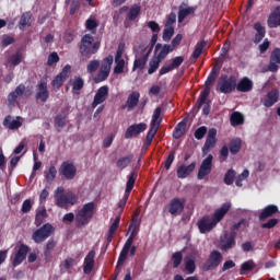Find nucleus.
Here are the masks:
<instances>
[{
    "label": "nucleus",
    "mask_w": 280,
    "mask_h": 280,
    "mask_svg": "<svg viewBox=\"0 0 280 280\" xmlns=\"http://www.w3.org/2000/svg\"><path fill=\"white\" fill-rule=\"evenodd\" d=\"M113 60L114 59L112 55L103 59L101 69L94 78L95 84H100V82H105V80H108V77L110 75V69L113 67Z\"/></svg>",
    "instance_id": "8"
},
{
    "label": "nucleus",
    "mask_w": 280,
    "mask_h": 280,
    "mask_svg": "<svg viewBox=\"0 0 280 280\" xmlns=\"http://www.w3.org/2000/svg\"><path fill=\"white\" fill-rule=\"evenodd\" d=\"M279 224V219H269L266 223L261 224V229H275Z\"/></svg>",
    "instance_id": "63"
},
{
    "label": "nucleus",
    "mask_w": 280,
    "mask_h": 280,
    "mask_svg": "<svg viewBox=\"0 0 280 280\" xmlns=\"http://www.w3.org/2000/svg\"><path fill=\"white\" fill-rule=\"evenodd\" d=\"M54 225H51L50 223H46L33 233L32 240L33 242H35V244H43V242L48 240V237H51Z\"/></svg>",
    "instance_id": "9"
},
{
    "label": "nucleus",
    "mask_w": 280,
    "mask_h": 280,
    "mask_svg": "<svg viewBox=\"0 0 280 280\" xmlns=\"http://www.w3.org/2000/svg\"><path fill=\"white\" fill-rule=\"evenodd\" d=\"M141 14V7L139 4H133L128 12L127 19L129 21H136L137 16Z\"/></svg>",
    "instance_id": "44"
},
{
    "label": "nucleus",
    "mask_w": 280,
    "mask_h": 280,
    "mask_svg": "<svg viewBox=\"0 0 280 280\" xmlns=\"http://www.w3.org/2000/svg\"><path fill=\"white\" fill-rule=\"evenodd\" d=\"M9 62L13 66V67H19L20 62H23V54L21 52H15L13 55L10 56L9 58Z\"/></svg>",
    "instance_id": "54"
},
{
    "label": "nucleus",
    "mask_w": 280,
    "mask_h": 280,
    "mask_svg": "<svg viewBox=\"0 0 280 280\" xmlns=\"http://www.w3.org/2000/svg\"><path fill=\"white\" fill-rule=\"evenodd\" d=\"M172 261H173V267L178 268V266L183 264V253L176 252L175 254H173Z\"/></svg>",
    "instance_id": "57"
},
{
    "label": "nucleus",
    "mask_w": 280,
    "mask_h": 280,
    "mask_svg": "<svg viewBox=\"0 0 280 280\" xmlns=\"http://www.w3.org/2000/svg\"><path fill=\"white\" fill-rule=\"evenodd\" d=\"M187 128V122L185 120H182L177 124L173 131L174 139H180L185 135V130Z\"/></svg>",
    "instance_id": "40"
},
{
    "label": "nucleus",
    "mask_w": 280,
    "mask_h": 280,
    "mask_svg": "<svg viewBox=\"0 0 280 280\" xmlns=\"http://www.w3.org/2000/svg\"><path fill=\"white\" fill-rule=\"evenodd\" d=\"M172 36H174V26H165L162 35L164 43H170Z\"/></svg>",
    "instance_id": "53"
},
{
    "label": "nucleus",
    "mask_w": 280,
    "mask_h": 280,
    "mask_svg": "<svg viewBox=\"0 0 280 280\" xmlns=\"http://www.w3.org/2000/svg\"><path fill=\"white\" fill-rule=\"evenodd\" d=\"M148 130V125L145 122L135 124L127 128L125 132V139H132L141 135V132H145Z\"/></svg>",
    "instance_id": "21"
},
{
    "label": "nucleus",
    "mask_w": 280,
    "mask_h": 280,
    "mask_svg": "<svg viewBox=\"0 0 280 280\" xmlns=\"http://www.w3.org/2000/svg\"><path fill=\"white\" fill-rule=\"evenodd\" d=\"M161 59L158 57H152L151 60L149 61V69L148 73L149 75H152V73H156V70L159 67H161Z\"/></svg>",
    "instance_id": "43"
},
{
    "label": "nucleus",
    "mask_w": 280,
    "mask_h": 280,
    "mask_svg": "<svg viewBox=\"0 0 280 280\" xmlns=\"http://www.w3.org/2000/svg\"><path fill=\"white\" fill-rule=\"evenodd\" d=\"M59 175L63 176L66 180H73L78 175V167L71 161H65L59 167Z\"/></svg>",
    "instance_id": "11"
},
{
    "label": "nucleus",
    "mask_w": 280,
    "mask_h": 280,
    "mask_svg": "<svg viewBox=\"0 0 280 280\" xmlns=\"http://www.w3.org/2000/svg\"><path fill=\"white\" fill-rule=\"evenodd\" d=\"M137 172H131L130 175L128 176V180L126 184V189L127 191H132L135 189V183H137Z\"/></svg>",
    "instance_id": "51"
},
{
    "label": "nucleus",
    "mask_w": 280,
    "mask_h": 280,
    "mask_svg": "<svg viewBox=\"0 0 280 280\" xmlns=\"http://www.w3.org/2000/svg\"><path fill=\"white\" fill-rule=\"evenodd\" d=\"M45 218H47V209L44 208V209L37 211V213L35 215V225L40 226L43 224V222H45Z\"/></svg>",
    "instance_id": "50"
},
{
    "label": "nucleus",
    "mask_w": 280,
    "mask_h": 280,
    "mask_svg": "<svg viewBox=\"0 0 280 280\" xmlns=\"http://www.w3.org/2000/svg\"><path fill=\"white\" fill-rule=\"evenodd\" d=\"M205 135H207V127L206 126H201L198 129H196V131H195V139L200 141V140L205 139Z\"/></svg>",
    "instance_id": "62"
},
{
    "label": "nucleus",
    "mask_w": 280,
    "mask_h": 280,
    "mask_svg": "<svg viewBox=\"0 0 280 280\" xmlns=\"http://www.w3.org/2000/svg\"><path fill=\"white\" fill-rule=\"evenodd\" d=\"M67 126V116L59 114L55 117V128L60 132L61 128Z\"/></svg>",
    "instance_id": "46"
},
{
    "label": "nucleus",
    "mask_w": 280,
    "mask_h": 280,
    "mask_svg": "<svg viewBox=\"0 0 280 280\" xmlns=\"http://www.w3.org/2000/svg\"><path fill=\"white\" fill-rule=\"evenodd\" d=\"M32 25V12H25L22 14L20 19V26L21 27H30Z\"/></svg>",
    "instance_id": "48"
},
{
    "label": "nucleus",
    "mask_w": 280,
    "mask_h": 280,
    "mask_svg": "<svg viewBox=\"0 0 280 280\" xmlns=\"http://www.w3.org/2000/svg\"><path fill=\"white\" fill-rule=\"evenodd\" d=\"M162 110L163 109L161 107H156L153 112L150 129L142 145V149L144 150H149L150 145H152L154 137H156V132H159V128H161V124L163 122V117H161Z\"/></svg>",
    "instance_id": "3"
},
{
    "label": "nucleus",
    "mask_w": 280,
    "mask_h": 280,
    "mask_svg": "<svg viewBox=\"0 0 280 280\" xmlns=\"http://www.w3.org/2000/svg\"><path fill=\"white\" fill-rule=\"evenodd\" d=\"M197 226L199 229V233L205 234L211 233V231H213V229H215V226L218 225L215 224L214 221H212L211 217L205 215L198 220Z\"/></svg>",
    "instance_id": "19"
},
{
    "label": "nucleus",
    "mask_w": 280,
    "mask_h": 280,
    "mask_svg": "<svg viewBox=\"0 0 280 280\" xmlns=\"http://www.w3.org/2000/svg\"><path fill=\"white\" fill-rule=\"evenodd\" d=\"M21 211H22V213H30V211H32V200L31 199H26L23 201Z\"/></svg>",
    "instance_id": "64"
},
{
    "label": "nucleus",
    "mask_w": 280,
    "mask_h": 280,
    "mask_svg": "<svg viewBox=\"0 0 280 280\" xmlns=\"http://www.w3.org/2000/svg\"><path fill=\"white\" fill-rule=\"evenodd\" d=\"M230 210H231L230 202H225L219 209H217L211 218L214 224L218 225V223L222 222V220H224V215H226V213H229Z\"/></svg>",
    "instance_id": "23"
},
{
    "label": "nucleus",
    "mask_w": 280,
    "mask_h": 280,
    "mask_svg": "<svg viewBox=\"0 0 280 280\" xmlns=\"http://www.w3.org/2000/svg\"><path fill=\"white\" fill-rule=\"evenodd\" d=\"M194 170H196V162H191L189 165L182 164L177 167V178H188L194 174Z\"/></svg>",
    "instance_id": "27"
},
{
    "label": "nucleus",
    "mask_w": 280,
    "mask_h": 280,
    "mask_svg": "<svg viewBox=\"0 0 280 280\" xmlns=\"http://www.w3.org/2000/svg\"><path fill=\"white\" fill-rule=\"evenodd\" d=\"M255 268H257L255 260L249 259L247 261H244L241 265V275H244V272H250L252 270H255Z\"/></svg>",
    "instance_id": "45"
},
{
    "label": "nucleus",
    "mask_w": 280,
    "mask_h": 280,
    "mask_svg": "<svg viewBox=\"0 0 280 280\" xmlns=\"http://www.w3.org/2000/svg\"><path fill=\"white\" fill-rule=\"evenodd\" d=\"M35 100L37 102H47L49 100V89L47 88V79H42L36 85Z\"/></svg>",
    "instance_id": "18"
},
{
    "label": "nucleus",
    "mask_w": 280,
    "mask_h": 280,
    "mask_svg": "<svg viewBox=\"0 0 280 280\" xmlns=\"http://www.w3.org/2000/svg\"><path fill=\"white\" fill-rule=\"evenodd\" d=\"M236 172L233 168L228 170V172L224 175L223 178V183L225 185H233V183H235V176H236Z\"/></svg>",
    "instance_id": "47"
},
{
    "label": "nucleus",
    "mask_w": 280,
    "mask_h": 280,
    "mask_svg": "<svg viewBox=\"0 0 280 280\" xmlns=\"http://www.w3.org/2000/svg\"><path fill=\"white\" fill-rule=\"evenodd\" d=\"M97 69H100V60H91L88 63V67H86L88 73H95Z\"/></svg>",
    "instance_id": "60"
},
{
    "label": "nucleus",
    "mask_w": 280,
    "mask_h": 280,
    "mask_svg": "<svg viewBox=\"0 0 280 280\" xmlns=\"http://www.w3.org/2000/svg\"><path fill=\"white\" fill-rule=\"evenodd\" d=\"M183 62H185V57L177 56L172 59V63H170V66L174 70V69H178V67H180V65H183Z\"/></svg>",
    "instance_id": "61"
},
{
    "label": "nucleus",
    "mask_w": 280,
    "mask_h": 280,
    "mask_svg": "<svg viewBox=\"0 0 280 280\" xmlns=\"http://www.w3.org/2000/svg\"><path fill=\"white\" fill-rule=\"evenodd\" d=\"M95 213V202L91 201L85 203L82 209H80L75 214V226L77 229H82L86 226Z\"/></svg>",
    "instance_id": "4"
},
{
    "label": "nucleus",
    "mask_w": 280,
    "mask_h": 280,
    "mask_svg": "<svg viewBox=\"0 0 280 280\" xmlns=\"http://www.w3.org/2000/svg\"><path fill=\"white\" fill-rule=\"evenodd\" d=\"M95 268V250H90L83 261V272L84 275H91Z\"/></svg>",
    "instance_id": "24"
},
{
    "label": "nucleus",
    "mask_w": 280,
    "mask_h": 280,
    "mask_svg": "<svg viewBox=\"0 0 280 280\" xmlns=\"http://www.w3.org/2000/svg\"><path fill=\"white\" fill-rule=\"evenodd\" d=\"M141 97V94L137 91L132 92L128 98H127V102H126V106H127V109L130 112V110H133L136 106L139 105V100Z\"/></svg>",
    "instance_id": "34"
},
{
    "label": "nucleus",
    "mask_w": 280,
    "mask_h": 280,
    "mask_svg": "<svg viewBox=\"0 0 280 280\" xmlns=\"http://www.w3.org/2000/svg\"><path fill=\"white\" fill-rule=\"evenodd\" d=\"M276 213H279V207L275 205H268L262 209L258 218L260 222H264V220H268V218H272V215H275Z\"/></svg>",
    "instance_id": "29"
},
{
    "label": "nucleus",
    "mask_w": 280,
    "mask_h": 280,
    "mask_svg": "<svg viewBox=\"0 0 280 280\" xmlns=\"http://www.w3.org/2000/svg\"><path fill=\"white\" fill-rule=\"evenodd\" d=\"M57 62H60V56H58V52L54 51L48 56L47 65L48 67H54Z\"/></svg>",
    "instance_id": "59"
},
{
    "label": "nucleus",
    "mask_w": 280,
    "mask_h": 280,
    "mask_svg": "<svg viewBox=\"0 0 280 280\" xmlns=\"http://www.w3.org/2000/svg\"><path fill=\"white\" fill-rule=\"evenodd\" d=\"M215 78L213 74H209L207 80H206V88L200 92L199 98L197 101L196 104V108H198V110H200L202 108V105L205 104V102H207V98L209 97V95H211V84H213L215 82Z\"/></svg>",
    "instance_id": "12"
},
{
    "label": "nucleus",
    "mask_w": 280,
    "mask_h": 280,
    "mask_svg": "<svg viewBox=\"0 0 280 280\" xmlns=\"http://www.w3.org/2000/svg\"><path fill=\"white\" fill-rule=\"evenodd\" d=\"M280 26V7H277L268 19V27L275 28Z\"/></svg>",
    "instance_id": "33"
},
{
    "label": "nucleus",
    "mask_w": 280,
    "mask_h": 280,
    "mask_svg": "<svg viewBox=\"0 0 280 280\" xmlns=\"http://www.w3.org/2000/svg\"><path fill=\"white\" fill-rule=\"evenodd\" d=\"M235 237H237V233L224 232V234L220 237L219 248H221L224 253H229V250L235 248L237 244Z\"/></svg>",
    "instance_id": "10"
},
{
    "label": "nucleus",
    "mask_w": 280,
    "mask_h": 280,
    "mask_svg": "<svg viewBox=\"0 0 280 280\" xmlns=\"http://www.w3.org/2000/svg\"><path fill=\"white\" fill-rule=\"evenodd\" d=\"M57 175H58V170L54 165H51L49 170L44 172V177L46 179V183H48L49 185H51V183L56 180Z\"/></svg>",
    "instance_id": "39"
},
{
    "label": "nucleus",
    "mask_w": 280,
    "mask_h": 280,
    "mask_svg": "<svg viewBox=\"0 0 280 280\" xmlns=\"http://www.w3.org/2000/svg\"><path fill=\"white\" fill-rule=\"evenodd\" d=\"M254 30L256 31V34L254 36V43L255 45H259V43H261V40L266 38V27L259 22H256L254 24Z\"/></svg>",
    "instance_id": "31"
},
{
    "label": "nucleus",
    "mask_w": 280,
    "mask_h": 280,
    "mask_svg": "<svg viewBox=\"0 0 280 280\" xmlns=\"http://www.w3.org/2000/svg\"><path fill=\"white\" fill-rule=\"evenodd\" d=\"M25 84L21 83L18 85L15 90L8 95V104L12 106V104H14L19 97H23V95H25Z\"/></svg>",
    "instance_id": "28"
},
{
    "label": "nucleus",
    "mask_w": 280,
    "mask_h": 280,
    "mask_svg": "<svg viewBox=\"0 0 280 280\" xmlns=\"http://www.w3.org/2000/svg\"><path fill=\"white\" fill-rule=\"evenodd\" d=\"M230 124L234 128L236 126H242L244 124V115H242V113H240V112L232 113L230 116Z\"/></svg>",
    "instance_id": "38"
},
{
    "label": "nucleus",
    "mask_w": 280,
    "mask_h": 280,
    "mask_svg": "<svg viewBox=\"0 0 280 280\" xmlns=\"http://www.w3.org/2000/svg\"><path fill=\"white\" fill-rule=\"evenodd\" d=\"M279 65H280V48H276L272 50L270 55L268 71H271V73H277V71H279Z\"/></svg>",
    "instance_id": "26"
},
{
    "label": "nucleus",
    "mask_w": 280,
    "mask_h": 280,
    "mask_svg": "<svg viewBox=\"0 0 280 280\" xmlns=\"http://www.w3.org/2000/svg\"><path fill=\"white\" fill-rule=\"evenodd\" d=\"M129 231H131L130 236L127 238L122 249L119 254L118 261L116 265V270H119V266H124L126 259H128V253L130 257H135L137 254V246H132L135 237H137V219L133 218L131 224L129 225Z\"/></svg>",
    "instance_id": "1"
},
{
    "label": "nucleus",
    "mask_w": 280,
    "mask_h": 280,
    "mask_svg": "<svg viewBox=\"0 0 280 280\" xmlns=\"http://www.w3.org/2000/svg\"><path fill=\"white\" fill-rule=\"evenodd\" d=\"M196 12V8L194 7H188L186 9L183 8V5L179 7L178 11V23H183L189 14H194Z\"/></svg>",
    "instance_id": "37"
},
{
    "label": "nucleus",
    "mask_w": 280,
    "mask_h": 280,
    "mask_svg": "<svg viewBox=\"0 0 280 280\" xmlns=\"http://www.w3.org/2000/svg\"><path fill=\"white\" fill-rule=\"evenodd\" d=\"M69 73H71V67L66 65L61 72L55 77L51 81V86L54 89H61L65 82H67V78H69Z\"/></svg>",
    "instance_id": "20"
},
{
    "label": "nucleus",
    "mask_w": 280,
    "mask_h": 280,
    "mask_svg": "<svg viewBox=\"0 0 280 280\" xmlns=\"http://www.w3.org/2000/svg\"><path fill=\"white\" fill-rule=\"evenodd\" d=\"M3 126H4V128H8L9 130H19V128H21V126H23V122H21L19 120V117H18V119L12 120V116L9 115L4 118Z\"/></svg>",
    "instance_id": "36"
},
{
    "label": "nucleus",
    "mask_w": 280,
    "mask_h": 280,
    "mask_svg": "<svg viewBox=\"0 0 280 280\" xmlns=\"http://www.w3.org/2000/svg\"><path fill=\"white\" fill-rule=\"evenodd\" d=\"M101 44L95 42V38L91 34H85L82 36L79 44V54L81 58L89 60L92 56H95L100 51Z\"/></svg>",
    "instance_id": "2"
},
{
    "label": "nucleus",
    "mask_w": 280,
    "mask_h": 280,
    "mask_svg": "<svg viewBox=\"0 0 280 280\" xmlns=\"http://www.w3.org/2000/svg\"><path fill=\"white\" fill-rule=\"evenodd\" d=\"M237 86V78L235 75H226L222 74L217 84V91L220 93H224V95H229L233 93Z\"/></svg>",
    "instance_id": "7"
},
{
    "label": "nucleus",
    "mask_w": 280,
    "mask_h": 280,
    "mask_svg": "<svg viewBox=\"0 0 280 280\" xmlns=\"http://www.w3.org/2000/svg\"><path fill=\"white\" fill-rule=\"evenodd\" d=\"M85 27L91 34H96L97 32V21L95 19H88L85 22Z\"/></svg>",
    "instance_id": "55"
},
{
    "label": "nucleus",
    "mask_w": 280,
    "mask_h": 280,
    "mask_svg": "<svg viewBox=\"0 0 280 280\" xmlns=\"http://www.w3.org/2000/svg\"><path fill=\"white\" fill-rule=\"evenodd\" d=\"M132 159H135L133 154H128L126 156L119 158L116 162L117 167L119 170H126L130 163H132Z\"/></svg>",
    "instance_id": "41"
},
{
    "label": "nucleus",
    "mask_w": 280,
    "mask_h": 280,
    "mask_svg": "<svg viewBox=\"0 0 280 280\" xmlns=\"http://www.w3.org/2000/svg\"><path fill=\"white\" fill-rule=\"evenodd\" d=\"M55 199L57 207H60V209H67L69 205L73 206L78 203V196L71 191L65 194V187L62 186L56 189Z\"/></svg>",
    "instance_id": "5"
},
{
    "label": "nucleus",
    "mask_w": 280,
    "mask_h": 280,
    "mask_svg": "<svg viewBox=\"0 0 280 280\" xmlns=\"http://www.w3.org/2000/svg\"><path fill=\"white\" fill-rule=\"evenodd\" d=\"M207 47V40L198 42L195 46V50L192 51V55L190 57V60L192 62H196L200 56H202L203 49Z\"/></svg>",
    "instance_id": "35"
},
{
    "label": "nucleus",
    "mask_w": 280,
    "mask_h": 280,
    "mask_svg": "<svg viewBox=\"0 0 280 280\" xmlns=\"http://www.w3.org/2000/svg\"><path fill=\"white\" fill-rule=\"evenodd\" d=\"M236 91H238L240 93H248L253 91V81L248 79V77L243 78L236 84Z\"/></svg>",
    "instance_id": "32"
},
{
    "label": "nucleus",
    "mask_w": 280,
    "mask_h": 280,
    "mask_svg": "<svg viewBox=\"0 0 280 280\" xmlns=\"http://www.w3.org/2000/svg\"><path fill=\"white\" fill-rule=\"evenodd\" d=\"M116 66L114 68V73H124V67H126V60L115 59Z\"/></svg>",
    "instance_id": "58"
},
{
    "label": "nucleus",
    "mask_w": 280,
    "mask_h": 280,
    "mask_svg": "<svg viewBox=\"0 0 280 280\" xmlns=\"http://www.w3.org/2000/svg\"><path fill=\"white\" fill-rule=\"evenodd\" d=\"M222 264V253L214 249L210 253L206 264L203 265V270L208 272V270H215Z\"/></svg>",
    "instance_id": "14"
},
{
    "label": "nucleus",
    "mask_w": 280,
    "mask_h": 280,
    "mask_svg": "<svg viewBox=\"0 0 280 280\" xmlns=\"http://www.w3.org/2000/svg\"><path fill=\"white\" fill-rule=\"evenodd\" d=\"M174 159H176V151H170L167 158L164 161L165 170H170L172 167V163H174Z\"/></svg>",
    "instance_id": "56"
},
{
    "label": "nucleus",
    "mask_w": 280,
    "mask_h": 280,
    "mask_svg": "<svg viewBox=\"0 0 280 280\" xmlns=\"http://www.w3.org/2000/svg\"><path fill=\"white\" fill-rule=\"evenodd\" d=\"M56 248V241H54V238H50L47 244H46V247H45V250H44V256L47 259H49V257H51V250Z\"/></svg>",
    "instance_id": "52"
},
{
    "label": "nucleus",
    "mask_w": 280,
    "mask_h": 280,
    "mask_svg": "<svg viewBox=\"0 0 280 280\" xmlns=\"http://www.w3.org/2000/svg\"><path fill=\"white\" fill-rule=\"evenodd\" d=\"M185 198H173L170 202L168 206L166 207L168 213L173 215L174 218H177V215H182L183 211H185Z\"/></svg>",
    "instance_id": "13"
},
{
    "label": "nucleus",
    "mask_w": 280,
    "mask_h": 280,
    "mask_svg": "<svg viewBox=\"0 0 280 280\" xmlns=\"http://www.w3.org/2000/svg\"><path fill=\"white\" fill-rule=\"evenodd\" d=\"M152 54V48L145 46H139L135 50L136 59L133 61L132 71H143L145 69V65H148V60L150 59V55Z\"/></svg>",
    "instance_id": "6"
},
{
    "label": "nucleus",
    "mask_w": 280,
    "mask_h": 280,
    "mask_svg": "<svg viewBox=\"0 0 280 280\" xmlns=\"http://www.w3.org/2000/svg\"><path fill=\"white\" fill-rule=\"evenodd\" d=\"M230 152L235 156L242 150V139L236 138L230 141Z\"/></svg>",
    "instance_id": "42"
},
{
    "label": "nucleus",
    "mask_w": 280,
    "mask_h": 280,
    "mask_svg": "<svg viewBox=\"0 0 280 280\" xmlns=\"http://www.w3.org/2000/svg\"><path fill=\"white\" fill-rule=\"evenodd\" d=\"M279 102V90L273 89L267 93V96L262 100V106L265 108H272Z\"/></svg>",
    "instance_id": "25"
},
{
    "label": "nucleus",
    "mask_w": 280,
    "mask_h": 280,
    "mask_svg": "<svg viewBox=\"0 0 280 280\" xmlns=\"http://www.w3.org/2000/svg\"><path fill=\"white\" fill-rule=\"evenodd\" d=\"M72 91H82L84 89V79L75 77L71 82Z\"/></svg>",
    "instance_id": "49"
},
{
    "label": "nucleus",
    "mask_w": 280,
    "mask_h": 280,
    "mask_svg": "<svg viewBox=\"0 0 280 280\" xmlns=\"http://www.w3.org/2000/svg\"><path fill=\"white\" fill-rule=\"evenodd\" d=\"M108 100V85L101 86L96 94L94 95V101L92 103V108H97L100 104H104Z\"/></svg>",
    "instance_id": "22"
},
{
    "label": "nucleus",
    "mask_w": 280,
    "mask_h": 280,
    "mask_svg": "<svg viewBox=\"0 0 280 280\" xmlns=\"http://www.w3.org/2000/svg\"><path fill=\"white\" fill-rule=\"evenodd\" d=\"M32 250L28 245H25V243H21L18 250L14 254V257L12 259V266L13 268H16L18 266H21L25 259H27V254Z\"/></svg>",
    "instance_id": "15"
},
{
    "label": "nucleus",
    "mask_w": 280,
    "mask_h": 280,
    "mask_svg": "<svg viewBox=\"0 0 280 280\" xmlns=\"http://www.w3.org/2000/svg\"><path fill=\"white\" fill-rule=\"evenodd\" d=\"M211 170H213V155L209 154L202 162L199 167L197 178L198 180H203L205 176H209L211 174Z\"/></svg>",
    "instance_id": "17"
},
{
    "label": "nucleus",
    "mask_w": 280,
    "mask_h": 280,
    "mask_svg": "<svg viewBox=\"0 0 280 280\" xmlns=\"http://www.w3.org/2000/svg\"><path fill=\"white\" fill-rule=\"evenodd\" d=\"M218 129L217 128H211L208 131L206 142L202 147V154H209L213 148H215V144L218 143Z\"/></svg>",
    "instance_id": "16"
},
{
    "label": "nucleus",
    "mask_w": 280,
    "mask_h": 280,
    "mask_svg": "<svg viewBox=\"0 0 280 280\" xmlns=\"http://www.w3.org/2000/svg\"><path fill=\"white\" fill-rule=\"evenodd\" d=\"M159 49H161V51L159 52L156 58H159L161 61L165 60L167 58V55L174 51V47H172L170 44H165L164 46L163 44H156L155 52L159 51Z\"/></svg>",
    "instance_id": "30"
}]
</instances>
